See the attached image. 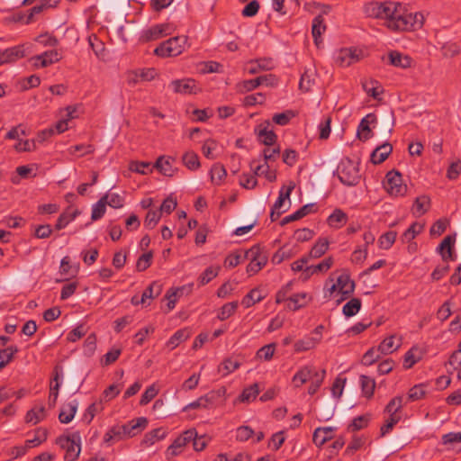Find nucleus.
<instances>
[{"mask_svg":"<svg viewBox=\"0 0 461 461\" xmlns=\"http://www.w3.org/2000/svg\"><path fill=\"white\" fill-rule=\"evenodd\" d=\"M61 58V54L57 50H51L32 58V60L34 61L33 65L35 67L46 68L55 62H58Z\"/></svg>","mask_w":461,"mask_h":461,"instance_id":"nucleus-13","label":"nucleus"},{"mask_svg":"<svg viewBox=\"0 0 461 461\" xmlns=\"http://www.w3.org/2000/svg\"><path fill=\"white\" fill-rule=\"evenodd\" d=\"M162 291V285H160L158 282H153L151 283L143 292L140 302L141 303H144L146 299H150L157 297L160 294Z\"/></svg>","mask_w":461,"mask_h":461,"instance_id":"nucleus-40","label":"nucleus"},{"mask_svg":"<svg viewBox=\"0 0 461 461\" xmlns=\"http://www.w3.org/2000/svg\"><path fill=\"white\" fill-rule=\"evenodd\" d=\"M395 123L394 113L393 110H388L380 116L379 131L383 138L388 137Z\"/></svg>","mask_w":461,"mask_h":461,"instance_id":"nucleus-14","label":"nucleus"},{"mask_svg":"<svg viewBox=\"0 0 461 461\" xmlns=\"http://www.w3.org/2000/svg\"><path fill=\"white\" fill-rule=\"evenodd\" d=\"M249 65L248 71L251 75L258 74L260 71L271 70L274 68L272 59L268 58L250 60Z\"/></svg>","mask_w":461,"mask_h":461,"instance_id":"nucleus-22","label":"nucleus"},{"mask_svg":"<svg viewBox=\"0 0 461 461\" xmlns=\"http://www.w3.org/2000/svg\"><path fill=\"white\" fill-rule=\"evenodd\" d=\"M108 199V195L103 196L94 206L92 209L91 219L93 221H97L101 219L105 213V206L106 200Z\"/></svg>","mask_w":461,"mask_h":461,"instance_id":"nucleus-48","label":"nucleus"},{"mask_svg":"<svg viewBox=\"0 0 461 461\" xmlns=\"http://www.w3.org/2000/svg\"><path fill=\"white\" fill-rule=\"evenodd\" d=\"M45 418L44 406L35 407L27 411L25 416L26 422L37 424Z\"/></svg>","mask_w":461,"mask_h":461,"instance_id":"nucleus-36","label":"nucleus"},{"mask_svg":"<svg viewBox=\"0 0 461 461\" xmlns=\"http://www.w3.org/2000/svg\"><path fill=\"white\" fill-rule=\"evenodd\" d=\"M294 183H291L287 187H282L280 192H279V196L277 198V200L276 201V203H274L273 207L274 210H280L283 205H284V203L286 199H289L290 197V194L292 193V191L294 190Z\"/></svg>","mask_w":461,"mask_h":461,"instance_id":"nucleus-45","label":"nucleus"},{"mask_svg":"<svg viewBox=\"0 0 461 461\" xmlns=\"http://www.w3.org/2000/svg\"><path fill=\"white\" fill-rule=\"evenodd\" d=\"M361 389L366 397H371L374 394L375 382L373 378L362 375L360 376Z\"/></svg>","mask_w":461,"mask_h":461,"instance_id":"nucleus-47","label":"nucleus"},{"mask_svg":"<svg viewBox=\"0 0 461 461\" xmlns=\"http://www.w3.org/2000/svg\"><path fill=\"white\" fill-rule=\"evenodd\" d=\"M393 151V146L389 142H384L376 147L371 154V161L377 165L383 163Z\"/></svg>","mask_w":461,"mask_h":461,"instance_id":"nucleus-17","label":"nucleus"},{"mask_svg":"<svg viewBox=\"0 0 461 461\" xmlns=\"http://www.w3.org/2000/svg\"><path fill=\"white\" fill-rule=\"evenodd\" d=\"M161 212L159 211H149L144 224L149 229H153L160 220Z\"/></svg>","mask_w":461,"mask_h":461,"instance_id":"nucleus-61","label":"nucleus"},{"mask_svg":"<svg viewBox=\"0 0 461 461\" xmlns=\"http://www.w3.org/2000/svg\"><path fill=\"white\" fill-rule=\"evenodd\" d=\"M238 308V302H231L225 303L221 309L218 313V318L221 321H225L228 318H230L231 315L234 314Z\"/></svg>","mask_w":461,"mask_h":461,"instance_id":"nucleus-53","label":"nucleus"},{"mask_svg":"<svg viewBox=\"0 0 461 461\" xmlns=\"http://www.w3.org/2000/svg\"><path fill=\"white\" fill-rule=\"evenodd\" d=\"M320 343L319 337L306 336L297 340L294 345L295 352H303L314 348Z\"/></svg>","mask_w":461,"mask_h":461,"instance_id":"nucleus-25","label":"nucleus"},{"mask_svg":"<svg viewBox=\"0 0 461 461\" xmlns=\"http://www.w3.org/2000/svg\"><path fill=\"white\" fill-rule=\"evenodd\" d=\"M348 221L347 214L340 209H335L334 212L328 217L327 222L330 227L339 229Z\"/></svg>","mask_w":461,"mask_h":461,"instance_id":"nucleus-32","label":"nucleus"},{"mask_svg":"<svg viewBox=\"0 0 461 461\" xmlns=\"http://www.w3.org/2000/svg\"><path fill=\"white\" fill-rule=\"evenodd\" d=\"M77 214V211H71V208H68L66 212L61 213L56 222L55 228L57 230H61L65 228L71 221H73Z\"/></svg>","mask_w":461,"mask_h":461,"instance_id":"nucleus-38","label":"nucleus"},{"mask_svg":"<svg viewBox=\"0 0 461 461\" xmlns=\"http://www.w3.org/2000/svg\"><path fill=\"white\" fill-rule=\"evenodd\" d=\"M385 177L384 188L391 195L402 196L406 194L407 185L402 184V175L398 171H389Z\"/></svg>","mask_w":461,"mask_h":461,"instance_id":"nucleus-5","label":"nucleus"},{"mask_svg":"<svg viewBox=\"0 0 461 461\" xmlns=\"http://www.w3.org/2000/svg\"><path fill=\"white\" fill-rule=\"evenodd\" d=\"M430 207V198L428 195H421L415 199L412 206V213L417 216L424 215Z\"/></svg>","mask_w":461,"mask_h":461,"instance_id":"nucleus-28","label":"nucleus"},{"mask_svg":"<svg viewBox=\"0 0 461 461\" xmlns=\"http://www.w3.org/2000/svg\"><path fill=\"white\" fill-rule=\"evenodd\" d=\"M455 242L456 236L447 235L438 247L437 250L441 255L443 261L447 262L448 260H455L452 252Z\"/></svg>","mask_w":461,"mask_h":461,"instance_id":"nucleus-15","label":"nucleus"},{"mask_svg":"<svg viewBox=\"0 0 461 461\" xmlns=\"http://www.w3.org/2000/svg\"><path fill=\"white\" fill-rule=\"evenodd\" d=\"M263 298L264 296L261 294V292L258 289L255 288L252 289L247 295L244 296V298L241 301V303L246 308H249L256 303H258L261 300H263Z\"/></svg>","mask_w":461,"mask_h":461,"instance_id":"nucleus-46","label":"nucleus"},{"mask_svg":"<svg viewBox=\"0 0 461 461\" xmlns=\"http://www.w3.org/2000/svg\"><path fill=\"white\" fill-rule=\"evenodd\" d=\"M422 358V352L420 348L417 346H413L411 349H409L405 356L403 361V366L406 369L411 368L417 362H419Z\"/></svg>","mask_w":461,"mask_h":461,"instance_id":"nucleus-31","label":"nucleus"},{"mask_svg":"<svg viewBox=\"0 0 461 461\" xmlns=\"http://www.w3.org/2000/svg\"><path fill=\"white\" fill-rule=\"evenodd\" d=\"M317 372L315 367L312 366H306L301 368L293 377V383L295 387H300L306 382L312 379V376Z\"/></svg>","mask_w":461,"mask_h":461,"instance_id":"nucleus-21","label":"nucleus"},{"mask_svg":"<svg viewBox=\"0 0 461 461\" xmlns=\"http://www.w3.org/2000/svg\"><path fill=\"white\" fill-rule=\"evenodd\" d=\"M57 444L66 450L64 461H75L78 457L81 450L80 445L76 444L69 437H59L57 439Z\"/></svg>","mask_w":461,"mask_h":461,"instance_id":"nucleus-8","label":"nucleus"},{"mask_svg":"<svg viewBox=\"0 0 461 461\" xmlns=\"http://www.w3.org/2000/svg\"><path fill=\"white\" fill-rule=\"evenodd\" d=\"M189 331L185 329L178 330L169 339L167 345L170 349L176 348L180 342L186 340L189 338Z\"/></svg>","mask_w":461,"mask_h":461,"instance_id":"nucleus-39","label":"nucleus"},{"mask_svg":"<svg viewBox=\"0 0 461 461\" xmlns=\"http://www.w3.org/2000/svg\"><path fill=\"white\" fill-rule=\"evenodd\" d=\"M158 393V390L156 388L154 384L149 386L140 400V405L148 404L151 400H153Z\"/></svg>","mask_w":461,"mask_h":461,"instance_id":"nucleus-62","label":"nucleus"},{"mask_svg":"<svg viewBox=\"0 0 461 461\" xmlns=\"http://www.w3.org/2000/svg\"><path fill=\"white\" fill-rule=\"evenodd\" d=\"M255 435V431L249 426H240L236 429V439L240 442L249 440Z\"/></svg>","mask_w":461,"mask_h":461,"instance_id":"nucleus-55","label":"nucleus"},{"mask_svg":"<svg viewBox=\"0 0 461 461\" xmlns=\"http://www.w3.org/2000/svg\"><path fill=\"white\" fill-rule=\"evenodd\" d=\"M401 346V340L398 339L397 343L395 342V337L390 336L385 338L378 346V350L384 355L391 354L397 350Z\"/></svg>","mask_w":461,"mask_h":461,"instance_id":"nucleus-33","label":"nucleus"},{"mask_svg":"<svg viewBox=\"0 0 461 461\" xmlns=\"http://www.w3.org/2000/svg\"><path fill=\"white\" fill-rule=\"evenodd\" d=\"M397 233L395 231H388L379 238V246L384 249H390L396 240Z\"/></svg>","mask_w":461,"mask_h":461,"instance_id":"nucleus-57","label":"nucleus"},{"mask_svg":"<svg viewBox=\"0 0 461 461\" xmlns=\"http://www.w3.org/2000/svg\"><path fill=\"white\" fill-rule=\"evenodd\" d=\"M169 25L167 23L156 24L142 32L140 41L143 42L158 40L168 34Z\"/></svg>","mask_w":461,"mask_h":461,"instance_id":"nucleus-11","label":"nucleus"},{"mask_svg":"<svg viewBox=\"0 0 461 461\" xmlns=\"http://www.w3.org/2000/svg\"><path fill=\"white\" fill-rule=\"evenodd\" d=\"M167 436V431L163 428H157L146 433L141 444L145 447L154 445L157 441L163 439Z\"/></svg>","mask_w":461,"mask_h":461,"instance_id":"nucleus-30","label":"nucleus"},{"mask_svg":"<svg viewBox=\"0 0 461 461\" xmlns=\"http://www.w3.org/2000/svg\"><path fill=\"white\" fill-rule=\"evenodd\" d=\"M125 438L122 433L120 425L113 426L111 429L104 436V442L106 444H111L113 440H122Z\"/></svg>","mask_w":461,"mask_h":461,"instance_id":"nucleus-43","label":"nucleus"},{"mask_svg":"<svg viewBox=\"0 0 461 461\" xmlns=\"http://www.w3.org/2000/svg\"><path fill=\"white\" fill-rule=\"evenodd\" d=\"M423 230V225L419 222H413L401 236L403 243H409Z\"/></svg>","mask_w":461,"mask_h":461,"instance_id":"nucleus-35","label":"nucleus"},{"mask_svg":"<svg viewBox=\"0 0 461 461\" xmlns=\"http://www.w3.org/2000/svg\"><path fill=\"white\" fill-rule=\"evenodd\" d=\"M333 265V258L332 257H328L324 260H322L321 263L315 266H310L308 267V272L312 270V273H318V272H326L328 271Z\"/></svg>","mask_w":461,"mask_h":461,"instance_id":"nucleus-59","label":"nucleus"},{"mask_svg":"<svg viewBox=\"0 0 461 461\" xmlns=\"http://www.w3.org/2000/svg\"><path fill=\"white\" fill-rule=\"evenodd\" d=\"M337 175L340 182L346 185H355L360 178L357 166L349 158L341 160L337 168Z\"/></svg>","mask_w":461,"mask_h":461,"instance_id":"nucleus-3","label":"nucleus"},{"mask_svg":"<svg viewBox=\"0 0 461 461\" xmlns=\"http://www.w3.org/2000/svg\"><path fill=\"white\" fill-rule=\"evenodd\" d=\"M326 375V370L321 369L320 371L317 370V372L314 374V375L312 376V379H310L311 385L308 388V393L311 395H313L318 389L321 387L324 378Z\"/></svg>","mask_w":461,"mask_h":461,"instance_id":"nucleus-37","label":"nucleus"},{"mask_svg":"<svg viewBox=\"0 0 461 461\" xmlns=\"http://www.w3.org/2000/svg\"><path fill=\"white\" fill-rule=\"evenodd\" d=\"M269 122H265L261 123L257 128H255V133L258 136V141L266 146H272L276 143L277 136L276 134L268 130Z\"/></svg>","mask_w":461,"mask_h":461,"instance_id":"nucleus-12","label":"nucleus"},{"mask_svg":"<svg viewBox=\"0 0 461 461\" xmlns=\"http://www.w3.org/2000/svg\"><path fill=\"white\" fill-rule=\"evenodd\" d=\"M185 446V439H180L177 437L174 442L168 447L167 455L168 456H175L181 453L182 448Z\"/></svg>","mask_w":461,"mask_h":461,"instance_id":"nucleus-64","label":"nucleus"},{"mask_svg":"<svg viewBox=\"0 0 461 461\" xmlns=\"http://www.w3.org/2000/svg\"><path fill=\"white\" fill-rule=\"evenodd\" d=\"M23 57H24V50L23 46H15L6 49L0 52V65L16 61Z\"/></svg>","mask_w":461,"mask_h":461,"instance_id":"nucleus-18","label":"nucleus"},{"mask_svg":"<svg viewBox=\"0 0 461 461\" xmlns=\"http://www.w3.org/2000/svg\"><path fill=\"white\" fill-rule=\"evenodd\" d=\"M326 31L324 19L321 15H317L312 21V34L314 39V43L317 47L322 43L321 34Z\"/></svg>","mask_w":461,"mask_h":461,"instance_id":"nucleus-24","label":"nucleus"},{"mask_svg":"<svg viewBox=\"0 0 461 461\" xmlns=\"http://www.w3.org/2000/svg\"><path fill=\"white\" fill-rule=\"evenodd\" d=\"M258 393V384H254L242 391L240 395V401L242 402H249L256 399Z\"/></svg>","mask_w":461,"mask_h":461,"instance_id":"nucleus-51","label":"nucleus"},{"mask_svg":"<svg viewBox=\"0 0 461 461\" xmlns=\"http://www.w3.org/2000/svg\"><path fill=\"white\" fill-rule=\"evenodd\" d=\"M339 294H341L337 300L338 303L348 298L355 290V282L350 278L349 275L342 274L337 279Z\"/></svg>","mask_w":461,"mask_h":461,"instance_id":"nucleus-9","label":"nucleus"},{"mask_svg":"<svg viewBox=\"0 0 461 461\" xmlns=\"http://www.w3.org/2000/svg\"><path fill=\"white\" fill-rule=\"evenodd\" d=\"M309 301L308 294L306 293L295 294L288 297L286 307L291 311H297L302 307H304Z\"/></svg>","mask_w":461,"mask_h":461,"instance_id":"nucleus-29","label":"nucleus"},{"mask_svg":"<svg viewBox=\"0 0 461 461\" xmlns=\"http://www.w3.org/2000/svg\"><path fill=\"white\" fill-rule=\"evenodd\" d=\"M333 431L334 428L332 427L317 428L312 435L313 443L317 447H321L333 438Z\"/></svg>","mask_w":461,"mask_h":461,"instance_id":"nucleus-20","label":"nucleus"},{"mask_svg":"<svg viewBox=\"0 0 461 461\" xmlns=\"http://www.w3.org/2000/svg\"><path fill=\"white\" fill-rule=\"evenodd\" d=\"M77 407L78 402L77 400H73L68 403L63 404L59 414V421L63 424L69 423L73 420L77 412Z\"/></svg>","mask_w":461,"mask_h":461,"instance_id":"nucleus-19","label":"nucleus"},{"mask_svg":"<svg viewBox=\"0 0 461 461\" xmlns=\"http://www.w3.org/2000/svg\"><path fill=\"white\" fill-rule=\"evenodd\" d=\"M240 366V363L232 358L225 359L219 367V372L222 373V375H228L232 373L236 369H238Z\"/></svg>","mask_w":461,"mask_h":461,"instance_id":"nucleus-52","label":"nucleus"},{"mask_svg":"<svg viewBox=\"0 0 461 461\" xmlns=\"http://www.w3.org/2000/svg\"><path fill=\"white\" fill-rule=\"evenodd\" d=\"M388 57L390 64L394 67L407 68L411 66V59L409 56L403 55L399 51L393 50L389 52Z\"/></svg>","mask_w":461,"mask_h":461,"instance_id":"nucleus-26","label":"nucleus"},{"mask_svg":"<svg viewBox=\"0 0 461 461\" xmlns=\"http://www.w3.org/2000/svg\"><path fill=\"white\" fill-rule=\"evenodd\" d=\"M220 267H209L199 276L198 283L200 285L208 284L211 280L218 276Z\"/></svg>","mask_w":461,"mask_h":461,"instance_id":"nucleus-50","label":"nucleus"},{"mask_svg":"<svg viewBox=\"0 0 461 461\" xmlns=\"http://www.w3.org/2000/svg\"><path fill=\"white\" fill-rule=\"evenodd\" d=\"M329 240L326 238H320L309 252V258H319L323 256L329 249Z\"/></svg>","mask_w":461,"mask_h":461,"instance_id":"nucleus-34","label":"nucleus"},{"mask_svg":"<svg viewBox=\"0 0 461 461\" xmlns=\"http://www.w3.org/2000/svg\"><path fill=\"white\" fill-rule=\"evenodd\" d=\"M171 161H174V158L171 157H164L160 156L155 165L156 167L161 174L167 176H172L175 173V169L172 167Z\"/></svg>","mask_w":461,"mask_h":461,"instance_id":"nucleus-27","label":"nucleus"},{"mask_svg":"<svg viewBox=\"0 0 461 461\" xmlns=\"http://www.w3.org/2000/svg\"><path fill=\"white\" fill-rule=\"evenodd\" d=\"M185 286L178 287L176 289H169L167 292L166 298L167 299L168 310H173L176 306V297L181 296L185 290Z\"/></svg>","mask_w":461,"mask_h":461,"instance_id":"nucleus-54","label":"nucleus"},{"mask_svg":"<svg viewBox=\"0 0 461 461\" xmlns=\"http://www.w3.org/2000/svg\"><path fill=\"white\" fill-rule=\"evenodd\" d=\"M376 122V116L374 113H368L365 116L357 129V136L360 140H367L372 137L370 124Z\"/></svg>","mask_w":461,"mask_h":461,"instance_id":"nucleus-16","label":"nucleus"},{"mask_svg":"<svg viewBox=\"0 0 461 461\" xmlns=\"http://www.w3.org/2000/svg\"><path fill=\"white\" fill-rule=\"evenodd\" d=\"M378 352H380L378 348L375 349L372 348L368 349L362 357V364L365 366H371L372 364L376 362L380 358V355Z\"/></svg>","mask_w":461,"mask_h":461,"instance_id":"nucleus-60","label":"nucleus"},{"mask_svg":"<svg viewBox=\"0 0 461 461\" xmlns=\"http://www.w3.org/2000/svg\"><path fill=\"white\" fill-rule=\"evenodd\" d=\"M244 258L249 259V264L247 266V272L249 275L258 273L267 262V256L258 245L251 247L245 251Z\"/></svg>","mask_w":461,"mask_h":461,"instance_id":"nucleus-4","label":"nucleus"},{"mask_svg":"<svg viewBox=\"0 0 461 461\" xmlns=\"http://www.w3.org/2000/svg\"><path fill=\"white\" fill-rule=\"evenodd\" d=\"M147 425L148 419L145 417H140L135 420H131L126 424L120 425V428L125 438H132L142 431Z\"/></svg>","mask_w":461,"mask_h":461,"instance_id":"nucleus-10","label":"nucleus"},{"mask_svg":"<svg viewBox=\"0 0 461 461\" xmlns=\"http://www.w3.org/2000/svg\"><path fill=\"white\" fill-rule=\"evenodd\" d=\"M226 169L222 165L219 163L214 164L211 169L212 182L215 185H220L226 176Z\"/></svg>","mask_w":461,"mask_h":461,"instance_id":"nucleus-49","label":"nucleus"},{"mask_svg":"<svg viewBox=\"0 0 461 461\" xmlns=\"http://www.w3.org/2000/svg\"><path fill=\"white\" fill-rule=\"evenodd\" d=\"M361 308V300L358 298L350 299L342 309V312L346 317L356 315Z\"/></svg>","mask_w":461,"mask_h":461,"instance_id":"nucleus-41","label":"nucleus"},{"mask_svg":"<svg viewBox=\"0 0 461 461\" xmlns=\"http://www.w3.org/2000/svg\"><path fill=\"white\" fill-rule=\"evenodd\" d=\"M212 394H205L200 398H198L196 401H194L187 404L185 407H184L183 411H185L190 409H198V408H203L207 409L212 405Z\"/></svg>","mask_w":461,"mask_h":461,"instance_id":"nucleus-44","label":"nucleus"},{"mask_svg":"<svg viewBox=\"0 0 461 461\" xmlns=\"http://www.w3.org/2000/svg\"><path fill=\"white\" fill-rule=\"evenodd\" d=\"M186 43L187 37L185 36L173 37L159 44L154 52L161 57H176L185 50Z\"/></svg>","mask_w":461,"mask_h":461,"instance_id":"nucleus-2","label":"nucleus"},{"mask_svg":"<svg viewBox=\"0 0 461 461\" xmlns=\"http://www.w3.org/2000/svg\"><path fill=\"white\" fill-rule=\"evenodd\" d=\"M182 160L184 165L190 170H196L200 167L199 158L194 151L185 152L182 157Z\"/></svg>","mask_w":461,"mask_h":461,"instance_id":"nucleus-42","label":"nucleus"},{"mask_svg":"<svg viewBox=\"0 0 461 461\" xmlns=\"http://www.w3.org/2000/svg\"><path fill=\"white\" fill-rule=\"evenodd\" d=\"M364 13L368 17L386 20V26L392 31L416 30L424 23L421 13H406L398 2H370L365 5Z\"/></svg>","mask_w":461,"mask_h":461,"instance_id":"nucleus-1","label":"nucleus"},{"mask_svg":"<svg viewBox=\"0 0 461 461\" xmlns=\"http://www.w3.org/2000/svg\"><path fill=\"white\" fill-rule=\"evenodd\" d=\"M169 86L174 93L181 95H192L200 91L196 82L192 78L173 80Z\"/></svg>","mask_w":461,"mask_h":461,"instance_id":"nucleus-7","label":"nucleus"},{"mask_svg":"<svg viewBox=\"0 0 461 461\" xmlns=\"http://www.w3.org/2000/svg\"><path fill=\"white\" fill-rule=\"evenodd\" d=\"M402 408V397L396 396L393 398L385 407V411L389 414L398 413Z\"/></svg>","mask_w":461,"mask_h":461,"instance_id":"nucleus-63","label":"nucleus"},{"mask_svg":"<svg viewBox=\"0 0 461 461\" xmlns=\"http://www.w3.org/2000/svg\"><path fill=\"white\" fill-rule=\"evenodd\" d=\"M362 57L363 52L359 49L343 48L337 53L336 63L340 67H349L350 65L358 62Z\"/></svg>","mask_w":461,"mask_h":461,"instance_id":"nucleus-6","label":"nucleus"},{"mask_svg":"<svg viewBox=\"0 0 461 461\" xmlns=\"http://www.w3.org/2000/svg\"><path fill=\"white\" fill-rule=\"evenodd\" d=\"M152 251L142 254L137 260L136 268L139 272L146 270L151 265Z\"/></svg>","mask_w":461,"mask_h":461,"instance_id":"nucleus-58","label":"nucleus"},{"mask_svg":"<svg viewBox=\"0 0 461 461\" xmlns=\"http://www.w3.org/2000/svg\"><path fill=\"white\" fill-rule=\"evenodd\" d=\"M275 350H276L275 343H270V344L265 345L258 350L257 357L264 359L265 361H269L273 357Z\"/></svg>","mask_w":461,"mask_h":461,"instance_id":"nucleus-56","label":"nucleus"},{"mask_svg":"<svg viewBox=\"0 0 461 461\" xmlns=\"http://www.w3.org/2000/svg\"><path fill=\"white\" fill-rule=\"evenodd\" d=\"M364 91L375 100H380V95L384 93L381 84L374 79H366L362 81Z\"/></svg>","mask_w":461,"mask_h":461,"instance_id":"nucleus-23","label":"nucleus"}]
</instances>
